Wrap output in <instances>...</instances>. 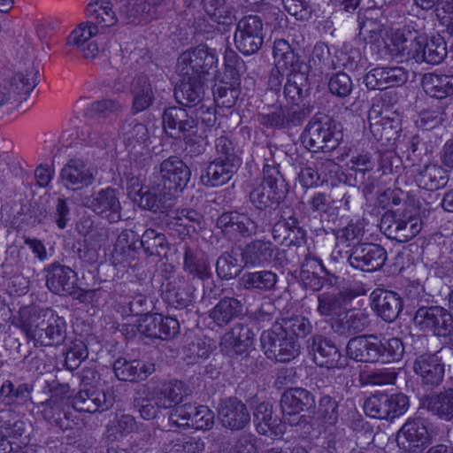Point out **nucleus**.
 Masks as SVG:
<instances>
[{
  "label": "nucleus",
  "instance_id": "obj_44",
  "mask_svg": "<svg viewBox=\"0 0 453 453\" xmlns=\"http://www.w3.org/2000/svg\"><path fill=\"white\" fill-rule=\"evenodd\" d=\"M449 180L447 170L437 165H426L415 175L417 185L426 190H437L446 186Z\"/></svg>",
  "mask_w": 453,
  "mask_h": 453
},
{
  "label": "nucleus",
  "instance_id": "obj_54",
  "mask_svg": "<svg viewBox=\"0 0 453 453\" xmlns=\"http://www.w3.org/2000/svg\"><path fill=\"white\" fill-rule=\"evenodd\" d=\"M377 352V363L388 364L399 361L404 352L403 343L396 337L385 341L378 337Z\"/></svg>",
  "mask_w": 453,
  "mask_h": 453
},
{
  "label": "nucleus",
  "instance_id": "obj_56",
  "mask_svg": "<svg viewBox=\"0 0 453 453\" xmlns=\"http://www.w3.org/2000/svg\"><path fill=\"white\" fill-rule=\"evenodd\" d=\"M140 244L148 256L162 257L168 249L165 234L152 228L145 230L140 238Z\"/></svg>",
  "mask_w": 453,
  "mask_h": 453
},
{
  "label": "nucleus",
  "instance_id": "obj_59",
  "mask_svg": "<svg viewBox=\"0 0 453 453\" xmlns=\"http://www.w3.org/2000/svg\"><path fill=\"white\" fill-rule=\"evenodd\" d=\"M254 421L259 434L264 435H267L269 432L277 434V418L273 417V407L268 403H261L256 407Z\"/></svg>",
  "mask_w": 453,
  "mask_h": 453
},
{
  "label": "nucleus",
  "instance_id": "obj_7",
  "mask_svg": "<svg viewBox=\"0 0 453 453\" xmlns=\"http://www.w3.org/2000/svg\"><path fill=\"white\" fill-rule=\"evenodd\" d=\"M217 63L216 50L200 44L180 54L177 70L180 75H195L205 79V75Z\"/></svg>",
  "mask_w": 453,
  "mask_h": 453
},
{
  "label": "nucleus",
  "instance_id": "obj_41",
  "mask_svg": "<svg viewBox=\"0 0 453 453\" xmlns=\"http://www.w3.org/2000/svg\"><path fill=\"white\" fill-rule=\"evenodd\" d=\"M423 405L441 419L453 422V388L426 397Z\"/></svg>",
  "mask_w": 453,
  "mask_h": 453
},
{
  "label": "nucleus",
  "instance_id": "obj_21",
  "mask_svg": "<svg viewBox=\"0 0 453 453\" xmlns=\"http://www.w3.org/2000/svg\"><path fill=\"white\" fill-rule=\"evenodd\" d=\"M408 80V73L402 66L376 67L364 77V83L370 90L399 87Z\"/></svg>",
  "mask_w": 453,
  "mask_h": 453
},
{
  "label": "nucleus",
  "instance_id": "obj_2",
  "mask_svg": "<svg viewBox=\"0 0 453 453\" xmlns=\"http://www.w3.org/2000/svg\"><path fill=\"white\" fill-rule=\"evenodd\" d=\"M342 138L339 124L328 116H315L307 124L301 139L311 152H329Z\"/></svg>",
  "mask_w": 453,
  "mask_h": 453
},
{
  "label": "nucleus",
  "instance_id": "obj_42",
  "mask_svg": "<svg viewBox=\"0 0 453 453\" xmlns=\"http://www.w3.org/2000/svg\"><path fill=\"white\" fill-rule=\"evenodd\" d=\"M33 389L30 383L5 380L0 388V401L5 405H25L32 401Z\"/></svg>",
  "mask_w": 453,
  "mask_h": 453
},
{
  "label": "nucleus",
  "instance_id": "obj_61",
  "mask_svg": "<svg viewBox=\"0 0 453 453\" xmlns=\"http://www.w3.org/2000/svg\"><path fill=\"white\" fill-rule=\"evenodd\" d=\"M388 394L377 393L369 396L364 403L365 413L373 418L389 419Z\"/></svg>",
  "mask_w": 453,
  "mask_h": 453
},
{
  "label": "nucleus",
  "instance_id": "obj_4",
  "mask_svg": "<svg viewBox=\"0 0 453 453\" xmlns=\"http://www.w3.org/2000/svg\"><path fill=\"white\" fill-rule=\"evenodd\" d=\"M190 175L189 168L182 160L170 157L160 164L152 183L156 185L159 195L170 200L188 185Z\"/></svg>",
  "mask_w": 453,
  "mask_h": 453
},
{
  "label": "nucleus",
  "instance_id": "obj_32",
  "mask_svg": "<svg viewBox=\"0 0 453 453\" xmlns=\"http://www.w3.org/2000/svg\"><path fill=\"white\" fill-rule=\"evenodd\" d=\"M149 389L152 393L154 402H157L158 406L163 409H172L179 405L188 395L185 383L177 380L164 382Z\"/></svg>",
  "mask_w": 453,
  "mask_h": 453
},
{
  "label": "nucleus",
  "instance_id": "obj_37",
  "mask_svg": "<svg viewBox=\"0 0 453 453\" xmlns=\"http://www.w3.org/2000/svg\"><path fill=\"white\" fill-rule=\"evenodd\" d=\"M278 275L271 270L244 273L238 280L241 288L248 291L271 292L276 289Z\"/></svg>",
  "mask_w": 453,
  "mask_h": 453
},
{
  "label": "nucleus",
  "instance_id": "obj_57",
  "mask_svg": "<svg viewBox=\"0 0 453 453\" xmlns=\"http://www.w3.org/2000/svg\"><path fill=\"white\" fill-rule=\"evenodd\" d=\"M278 324L282 327L286 334L296 338H304L311 333L312 325L311 321L303 315L293 314L289 317L277 320Z\"/></svg>",
  "mask_w": 453,
  "mask_h": 453
},
{
  "label": "nucleus",
  "instance_id": "obj_16",
  "mask_svg": "<svg viewBox=\"0 0 453 453\" xmlns=\"http://www.w3.org/2000/svg\"><path fill=\"white\" fill-rule=\"evenodd\" d=\"M413 371L423 387L433 389L440 386L445 374V364L440 351L418 356L413 363Z\"/></svg>",
  "mask_w": 453,
  "mask_h": 453
},
{
  "label": "nucleus",
  "instance_id": "obj_49",
  "mask_svg": "<svg viewBox=\"0 0 453 453\" xmlns=\"http://www.w3.org/2000/svg\"><path fill=\"white\" fill-rule=\"evenodd\" d=\"M308 91L309 83L306 73H288L284 95L292 105H300V102L307 96Z\"/></svg>",
  "mask_w": 453,
  "mask_h": 453
},
{
  "label": "nucleus",
  "instance_id": "obj_13",
  "mask_svg": "<svg viewBox=\"0 0 453 453\" xmlns=\"http://www.w3.org/2000/svg\"><path fill=\"white\" fill-rule=\"evenodd\" d=\"M397 446L407 453H420L431 444V435L421 418H409L396 434Z\"/></svg>",
  "mask_w": 453,
  "mask_h": 453
},
{
  "label": "nucleus",
  "instance_id": "obj_53",
  "mask_svg": "<svg viewBox=\"0 0 453 453\" xmlns=\"http://www.w3.org/2000/svg\"><path fill=\"white\" fill-rule=\"evenodd\" d=\"M447 45L444 39L441 36H433L429 41L426 36V43L421 50V58L418 63H427L430 65H438L447 57Z\"/></svg>",
  "mask_w": 453,
  "mask_h": 453
},
{
  "label": "nucleus",
  "instance_id": "obj_38",
  "mask_svg": "<svg viewBox=\"0 0 453 453\" xmlns=\"http://www.w3.org/2000/svg\"><path fill=\"white\" fill-rule=\"evenodd\" d=\"M183 268L188 273L201 280L210 277L209 262L196 242L184 243Z\"/></svg>",
  "mask_w": 453,
  "mask_h": 453
},
{
  "label": "nucleus",
  "instance_id": "obj_26",
  "mask_svg": "<svg viewBox=\"0 0 453 453\" xmlns=\"http://www.w3.org/2000/svg\"><path fill=\"white\" fill-rule=\"evenodd\" d=\"M113 370L119 380L139 382L145 380L155 372L156 363L138 359L118 358L113 364Z\"/></svg>",
  "mask_w": 453,
  "mask_h": 453
},
{
  "label": "nucleus",
  "instance_id": "obj_9",
  "mask_svg": "<svg viewBox=\"0 0 453 453\" xmlns=\"http://www.w3.org/2000/svg\"><path fill=\"white\" fill-rule=\"evenodd\" d=\"M311 111L312 107L305 104L290 106L272 105L268 112L258 114V121L270 128H288L301 125Z\"/></svg>",
  "mask_w": 453,
  "mask_h": 453
},
{
  "label": "nucleus",
  "instance_id": "obj_25",
  "mask_svg": "<svg viewBox=\"0 0 453 453\" xmlns=\"http://www.w3.org/2000/svg\"><path fill=\"white\" fill-rule=\"evenodd\" d=\"M63 185L73 191L91 185L95 180L94 169L80 158L71 159L60 173Z\"/></svg>",
  "mask_w": 453,
  "mask_h": 453
},
{
  "label": "nucleus",
  "instance_id": "obj_36",
  "mask_svg": "<svg viewBox=\"0 0 453 453\" xmlns=\"http://www.w3.org/2000/svg\"><path fill=\"white\" fill-rule=\"evenodd\" d=\"M240 165L221 159H213L201 175L202 182L208 187H220L231 180Z\"/></svg>",
  "mask_w": 453,
  "mask_h": 453
},
{
  "label": "nucleus",
  "instance_id": "obj_15",
  "mask_svg": "<svg viewBox=\"0 0 453 453\" xmlns=\"http://www.w3.org/2000/svg\"><path fill=\"white\" fill-rule=\"evenodd\" d=\"M386 250L376 243H358L355 245L348 256L349 265L363 272H375L386 263Z\"/></svg>",
  "mask_w": 453,
  "mask_h": 453
},
{
  "label": "nucleus",
  "instance_id": "obj_33",
  "mask_svg": "<svg viewBox=\"0 0 453 453\" xmlns=\"http://www.w3.org/2000/svg\"><path fill=\"white\" fill-rule=\"evenodd\" d=\"M352 297L351 293L346 291L332 290L321 292L317 296L318 305L316 311L321 317L337 318L347 309Z\"/></svg>",
  "mask_w": 453,
  "mask_h": 453
},
{
  "label": "nucleus",
  "instance_id": "obj_17",
  "mask_svg": "<svg viewBox=\"0 0 453 453\" xmlns=\"http://www.w3.org/2000/svg\"><path fill=\"white\" fill-rule=\"evenodd\" d=\"M280 250L269 241L255 239L246 243L240 252L247 269L265 267L277 259Z\"/></svg>",
  "mask_w": 453,
  "mask_h": 453
},
{
  "label": "nucleus",
  "instance_id": "obj_11",
  "mask_svg": "<svg viewBox=\"0 0 453 453\" xmlns=\"http://www.w3.org/2000/svg\"><path fill=\"white\" fill-rule=\"evenodd\" d=\"M413 322L420 330L432 332L437 336L446 337L453 333L452 314L441 306L419 307Z\"/></svg>",
  "mask_w": 453,
  "mask_h": 453
},
{
  "label": "nucleus",
  "instance_id": "obj_5",
  "mask_svg": "<svg viewBox=\"0 0 453 453\" xmlns=\"http://www.w3.org/2000/svg\"><path fill=\"white\" fill-rule=\"evenodd\" d=\"M316 407L315 396L303 388L287 389L280 397V408L283 421L290 426H302L307 423L311 416L298 414L301 412L314 413Z\"/></svg>",
  "mask_w": 453,
  "mask_h": 453
},
{
  "label": "nucleus",
  "instance_id": "obj_10",
  "mask_svg": "<svg viewBox=\"0 0 453 453\" xmlns=\"http://www.w3.org/2000/svg\"><path fill=\"white\" fill-rule=\"evenodd\" d=\"M388 50L393 57L401 58V60L414 59L418 63L421 50L426 43V35L418 30L405 26L394 32L391 36Z\"/></svg>",
  "mask_w": 453,
  "mask_h": 453
},
{
  "label": "nucleus",
  "instance_id": "obj_43",
  "mask_svg": "<svg viewBox=\"0 0 453 453\" xmlns=\"http://www.w3.org/2000/svg\"><path fill=\"white\" fill-rule=\"evenodd\" d=\"M357 22L359 35L366 40L367 36L370 42L377 41L384 28L381 13L380 9H366L364 12L359 11L357 14Z\"/></svg>",
  "mask_w": 453,
  "mask_h": 453
},
{
  "label": "nucleus",
  "instance_id": "obj_45",
  "mask_svg": "<svg viewBox=\"0 0 453 453\" xmlns=\"http://www.w3.org/2000/svg\"><path fill=\"white\" fill-rule=\"evenodd\" d=\"M203 9L206 15L214 22L230 26L235 21L234 11L226 0H202Z\"/></svg>",
  "mask_w": 453,
  "mask_h": 453
},
{
  "label": "nucleus",
  "instance_id": "obj_64",
  "mask_svg": "<svg viewBox=\"0 0 453 453\" xmlns=\"http://www.w3.org/2000/svg\"><path fill=\"white\" fill-rule=\"evenodd\" d=\"M231 334L233 349L236 354L244 353L253 344L254 333L248 325H234Z\"/></svg>",
  "mask_w": 453,
  "mask_h": 453
},
{
  "label": "nucleus",
  "instance_id": "obj_47",
  "mask_svg": "<svg viewBox=\"0 0 453 453\" xmlns=\"http://www.w3.org/2000/svg\"><path fill=\"white\" fill-rule=\"evenodd\" d=\"M273 239L284 242L289 240V243H296L304 236V231L298 225L295 216L278 220L272 228Z\"/></svg>",
  "mask_w": 453,
  "mask_h": 453
},
{
  "label": "nucleus",
  "instance_id": "obj_46",
  "mask_svg": "<svg viewBox=\"0 0 453 453\" xmlns=\"http://www.w3.org/2000/svg\"><path fill=\"white\" fill-rule=\"evenodd\" d=\"M245 268L242 258L238 259V252L234 249L223 252L216 263L218 276L226 280L237 277Z\"/></svg>",
  "mask_w": 453,
  "mask_h": 453
},
{
  "label": "nucleus",
  "instance_id": "obj_60",
  "mask_svg": "<svg viewBox=\"0 0 453 453\" xmlns=\"http://www.w3.org/2000/svg\"><path fill=\"white\" fill-rule=\"evenodd\" d=\"M134 408L139 413L140 417L145 420H151L157 418L159 411L163 409L158 406L157 402H154L151 391L149 388L142 390V394L137 393L134 398Z\"/></svg>",
  "mask_w": 453,
  "mask_h": 453
},
{
  "label": "nucleus",
  "instance_id": "obj_14",
  "mask_svg": "<svg viewBox=\"0 0 453 453\" xmlns=\"http://www.w3.org/2000/svg\"><path fill=\"white\" fill-rule=\"evenodd\" d=\"M162 119L164 130L172 138L191 140L197 134L196 119L182 107L172 106L165 109Z\"/></svg>",
  "mask_w": 453,
  "mask_h": 453
},
{
  "label": "nucleus",
  "instance_id": "obj_52",
  "mask_svg": "<svg viewBox=\"0 0 453 453\" xmlns=\"http://www.w3.org/2000/svg\"><path fill=\"white\" fill-rule=\"evenodd\" d=\"M39 70L33 64L16 73L11 80V88L18 95H29L38 84Z\"/></svg>",
  "mask_w": 453,
  "mask_h": 453
},
{
  "label": "nucleus",
  "instance_id": "obj_39",
  "mask_svg": "<svg viewBox=\"0 0 453 453\" xmlns=\"http://www.w3.org/2000/svg\"><path fill=\"white\" fill-rule=\"evenodd\" d=\"M421 83L425 93L432 98L442 100L453 96V73H428L423 75Z\"/></svg>",
  "mask_w": 453,
  "mask_h": 453
},
{
  "label": "nucleus",
  "instance_id": "obj_3",
  "mask_svg": "<svg viewBox=\"0 0 453 453\" xmlns=\"http://www.w3.org/2000/svg\"><path fill=\"white\" fill-rule=\"evenodd\" d=\"M285 193V180L278 166L265 165L263 167V179L253 184L249 200L256 209L265 210L280 203Z\"/></svg>",
  "mask_w": 453,
  "mask_h": 453
},
{
  "label": "nucleus",
  "instance_id": "obj_30",
  "mask_svg": "<svg viewBox=\"0 0 453 453\" xmlns=\"http://www.w3.org/2000/svg\"><path fill=\"white\" fill-rule=\"evenodd\" d=\"M370 325L368 314L362 310H351L343 317L332 319L330 326L333 332L340 336H356Z\"/></svg>",
  "mask_w": 453,
  "mask_h": 453
},
{
  "label": "nucleus",
  "instance_id": "obj_50",
  "mask_svg": "<svg viewBox=\"0 0 453 453\" xmlns=\"http://www.w3.org/2000/svg\"><path fill=\"white\" fill-rule=\"evenodd\" d=\"M65 404L66 400L64 397L52 395L49 400L37 404V410L48 423L62 428Z\"/></svg>",
  "mask_w": 453,
  "mask_h": 453
},
{
  "label": "nucleus",
  "instance_id": "obj_29",
  "mask_svg": "<svg viewBox=\"0 0 453 453\" xmlns=\"http://www.w3.org/2000/svg\"><path fill=\"white\" fill-rule=\"evenodd\" d=\"M377 342L375 334L352 336L347 342L346 354L356 362L377 363Z\"/></svg>",
  "mask_w": 453,
  "mask_h": 453
},
{
  "label": "nucleus",
  "instance_id": "obj_62",
  "mask_svg": "<svg viewBox=\"0 0 453 453\" xmlns=\"http://www.w3.org/2000/svg\"><path fill=\"white\" fill-rule=\"evenodd\" d=\"M121 307V312L126 316H142L150 315V303L143 295H137L131 297L119 296L118 301Z\"/></svg>",
  "mask_w": 453,
  "mask_h": 453
},
{
  "label": "nucleus",
  "instance_id": "obj_24",
  "mask_svg": "<svg viewBox=\"0 0 453 453\" xmlns=\"http://www.w3.org/2000/svg\"><path fill=\"white\" fill-rule=\"evenodd\" d=\"M219 418L223 426L231 430H241L249 424L250 414L241 400L229 397L220 402Z\"/></svg>",
  "mask_w": 453,
  "mask_h": 453
},
{
  "label": "nucleus",
  "instance_id": "obj_12",
  "mask_svg": "<svg viewBox=\"0 0 453 453\" xmlns=\"http://www.w3.org/2000/svg\"><path fill=\"white\" fill-rule=\"evenodd\" d=\"M216 226L224 235L234 238L250 239L264 233V226L246 213L237 211L223 212L217 219Z\"/></svg>",
  "mask_w": 453,
  "mask_h": 453
},
{
  "label": "nucleus",
  "instance_id": "obj_48",
  "mask_svg": "<svg viewBox=\"0 0 453 453\" xmlns=\"http://www.w3.org/2000/svg\"><path fill=\"white\" fill-rule=\"evenodd\" d=\"M121 129L127 147L134 149L137 146L142 148L148 146L150 134L144 124L135 119L126 120Z\"/></svg>",
  "mask_w": 453,
  "mask_h": 453
},
{
  "label": "nucleus",
  "instance_id": "obj_18",
  "mask_svg": "<svg viewBox=\"0 0 453 453\" xmlns=\"http://www.w3.org/2000/svg\"><path fill=\"white\" fill-rule=\"evenodd\" d=\"M85 205L110 223L121 219V204L118 191L113 188L108 187L94 193L87 198Z\"/></svg>",
  "mask_w": 453,
  "mask_h": 453
},
{
  "label": "nucleus",
  "instance_id": "obj_8",
  "mask_svg": "<svg viewBox=\"0 0 453 453\" xmlns=\"http://www.w3.org/2000/svg\"><path fill=\"white\" fill-rule=\"evenodd\" d=\"M380 228L388 239L405 242L421 231L422 224L418 217L388 211L382 215Z\"/></svg>",
  "mask_w": 453,
  "mask_h": 453
},
{
  "label": "nucleus",
  "instance_id": "obj_34",
  "mask_svg": "<svg viewBox=\"0 0 453 453\" xmlns=\"http://www.w3.org/2000/svg\"><path fill=\"white\" fill-rule=\"evenodd\" d=\"M180 84L175 88L174 96L180 104L188 107L200 103L204 95V80L195 75H180Z\"/></svg>",
  "mask_w": 453,
  "mask_h": 453
},
{
  "label": "nucleus",
  "instance_id": "obj_55",
  "mask_svg": "<svg viewBox=\"0 0 453 453\" xmlns=\"http://www.w3.org/2000/svg\"><path fill=\"white\" fill-rule=\"evenodd\" d=\"M87 15L94 23L102 24L104 27H111L117 21L112 4L107 0H100L90 3L87 6Z\"/></svg>",
  "mask_w": 453,
  "mask_h": 453
},
{
  "label": "nucleus",
  "instance_id": "obj_19",
  "mask_svg": "<svg viewBox=\"0 0 453 453\" xmlns=\"http://www.w3.org/2000/svg\"><path fill=\"white\" fill-rule=\"evenodd\" d=\"M114 403V397L95 387L81 388L73 397L72 405L80 412H102L109 410Z\"/></svg>",
  "mask_w": 453,
  "mask_h": 453
},
{
  "label": "nucleus",
  "instance_id": "obj_28",
  "mask_svg": "<svg viewBox=\"0 0 453 453\" xmlns=\"http://www.w3.org/2000/svg\"><path fill=\"white\" fill-rule=\"evenodd\" d=\"M313 352L314 362L326 368H342L344 360L335 344L323 335L317 334L311 338L310 345Z\"/></svg>",
  "mask_w": 453,
  "mask_h": 453
},
{
  "label": "nucleus",
  "instance_id": "obj_20",
  "mask_svg": "<svg viewBox=\"0 0 453 453\" xmlns=\"http://www.w3.org/2000/svg\"><path fill=\"white\" fill-rule=\"evenodd\" d=\"M46 273V285L50 291L56 295H73L77 288V275L69 266L54 262L48 265Z\"/></svg>",
  "mask_w": 453,
  "mask_h": 453
},
{
  "label": "nucleus",
  "instance_id": "obj_23",
  "mask_svg": "<svg viewBox=\"0 0 453 453\" xmlns=\"http://www.w3.org/2000/svg\"><path fill=\"white\" fill-rule=\"evenodd\" d=\"M368 121L371 133L378 141L394 140L401 130V120L398 115L388 111L380 113L374 106L368 112Z\"/></svg>",
  "mask_w": 453,
  "mask_h": 453
},
{
  "label": "nucleus",
  "instance_id": "obj_27",
  "mask_svg": "<svg viewBox=\"0 0 453 453\" xmlns=\"http://www.w3.org/2000/svg\"><path fill=\"white\" fill-rule=\"evenodd\" d=\"M203 222V215L191 209L172 211L165 219L168 229L175 232L180 238L202 229Z\"/></svg>",
  "mask_w": 453,
  "mask_h": 453
},
{
  "label": "nucleus",
  "instance_id": "obj_40",
  "mask_svg": "<svg viewBox=\"0 0 453 453\" xmlns=\"http://www.w3.org/2000/svg\"><path fill=\"white\" fill-rule=\"evenodd\" d=\"M133 96L132 111L134 114L149 109L154 103L155 94L150 79L146 75L134 78L131 87Z\"/></svg>",
  "mask_w": 453,
  "mask_h": 453
},
{
  "label": "nucleus",
  "instance_id": "obj_22",
  "mask_svg": "<svg viewBox=\"0 0 453 453\" xmlns=\"http://www.w3.org/2000/svg\"><path fill=\"white\" fill-rule=\"evenodd\" d=\"M138 330L148 337L169 340L179 334L180 324L173 317L155 313L146 315L140 321Z\"/></svg>",
  "mask_w": 453,
  "mask_h": 453
},
{
  "label": "nucleus",
  "instance_id": "obj_63",
  "mask_svg": "<svg viewBox=\"0 0 453 453\" xmlns=\"http://www.w3.org/2000/svg\"><path fill=\"white\" fill-rule=\"evenodd\" d=\"M285 334L286 331L278 324V321L275 322L271 329L265 330L262 333L260 336L261 347L268 358L274 356Z\"/></svg>",
  "mask_w": 453,
  "mask_h": 453
},
{
  "label": "nucleus",
  "instance_id": "obj_31",
  "mask_svg": "<svg viewBox=\"0 0 453 453\" xmlns=\"http://www.w3.org/2000/svg\"><path fill=\"white\" fill-rule=\"evenodd\" d=\"M373 310L386 322L395 321L402 309L401 296L393 291L377 289L372 293Z\"/></svg>",
  "mask_w": 453,
  "mask_h": 453
},
{
  "label": "nucleus",
  "instance_id": "obj_51",
  "mask_svg": "<svg viewBox=\"0 0 453 453\" xmlns=\"http://www.w3.org/2000/svg\"><path fill=\"white\" fill-rule=\"evenodd\" d=\"M194 291L195 287L191 285L175 287L172 283H168L163 293V298L175 309H184L192 303Z\"/></svg>",
  "mask_w": 453,
  "mask_h": 453
},
{
  "label": "nucleus",
  "instance_id": "obj_58",
  "mask_svg": "<svg viewBox=\"0 0 453 453\" xmlns=\"http://www.w3.org/2000/svg\"><path fill=\"white\" fill-rule=\"evenodd\" d=\"M325 270L321 260L315 257H306L301 266L300 277L306 286L314 291L321 288L322 283L319 276V271Z\"/></svg>",
  "mask_w": 453,
  "mask_h": 453
},
{
  "label": "nucleus",
  "instance_id": "obj_6",
  "mask_svg": "<svg viewBox=\"0 0 453 453\" xmlns=\"http://www.w3.org/2000/svg\"><path fill=\"white\" fill-rule=\"evenodd\" d=\"M265 39L264 23L257 15L242 18L235 28L234 41L236 49L245 56L258 52Z\"/></svg>",
  "mask_w": 453,
  "mask_h": 453
},
{
  "label": "nucleus",
  "instance_id": "obj_35",
  "mask_svg": "<svg viewBox=\"0 0 453 453\" xmlns=\"http://www.w3.org/2000/svg\"><path fill=\"white\" fill-rule=\"evenodd\" d=\"M244 304L242 300L235 297L224 296L209 311V318L212 322L224 327L234 319L239 318L243 313Z\"/></svg>",
  "mask_w": 453,
  "mask_h": 453
},
{
  "label": "nucleus",
  "instance_id": "obj_1",
  "mask_svg": "<svg viewBox=\"0 0 453 453\" xmlns=\"http://www.w3.org/2000/svg\"><path fill=\"white\" fill-rule=\"evenodd\" d=\"M21 328L27 338L42 346L62 344L66 338V323L62 317L51 311L33 312L22 318Z\"/></svg>",
  "mask_w": 453,
  "mask_h": 453
}]
</instances>
